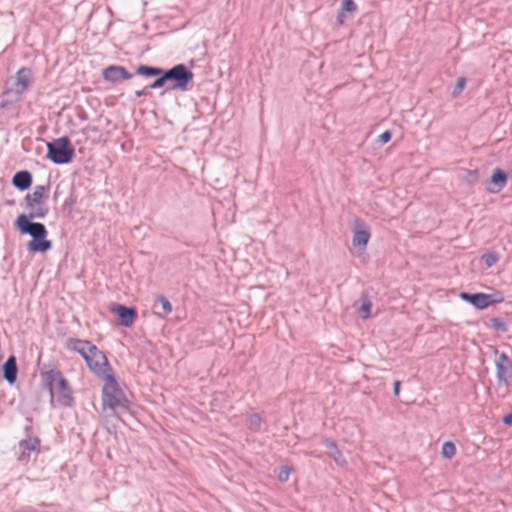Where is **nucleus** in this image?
Instances as JSON below:
<instances>
[{
	"label": "nucleus",
	"mask_w": 512,
	"mask_h": 512,
	"mask_svg": "<svg viewBox=\"0 0 512 512\" xmlns=\"http://www.w3.org/2000/svg\"><path fill=\"white\" fill-rule=\"evenodd\" d=\"M14 227L22 235L31 236L27 243V250L30 253H45L52 248V242L47 239L48 230L43 223L34 222L33 216H26L21 213L14 221Z\"/></svg>",
	"instance_id": "1"
},
{
	"label": "nucleus",
	"mask_w": 512,
	"mask_h": 512,
	"mask_svg": "<svg viewBox=\"0 0 512 512\" xmlns=\"http://www.w3.org/2000/svg\"><path fill=\"white\" fill-rule=\"evenodd\" d=\"M105 381L102 388V408L113 411L127 412L130 410L131 402L127 399L120 387L114 373L101 378Z\"/></svg>",
	"instance_id": "2"
},
{
	"label": "nucleus",
	"mask_w": 512,
	"mask_h": 512,
	"mask_svg": "<svg viewBox=\"0 0 512 512\" xmlns=\"http://www.w3.org/2000/svg\"><path fill=\"white\" fill-rule=\"evenodd\" d=\"M46 158L56 165H65L73 161L75 148L68 136H62L46 142Z\"/></svg>",
	"instance_id": "3"
},
{
	"label": "nucleus",
	"mask_w": 512,
	"mask_h": 512,
	"mask_svg": "<svg viewBox=\"0 0 512 512\" xmlns=\"http://www.w3.org/2000/svg\"><path fill=\"white\" fill-rule=\"evenodd\" d=\"M168 83L166 91H188L193 84L194 74L185 64H176L166 69Z\"/></svg>",
	"instance_id": "4"
},
{
	"label": "nucleus",
	"mask_w": 512,
	"mask_h": 512,
	"mask_svg": "<svg viewBox=\"0 0 512 512\" xmlns=\"http://www.w3.org/2000/svg\"><path fill=\"white\" fill-rule=\"evenodd\" d=\"M38 365L42 386L50 394V405L52 407H55V382L58 383L59 379H61L62 372L53 362L45 363L43 365H40V363H38Z\"/></svg>",
	"instance_id": "5"
},
{
	"label": "nucleus",
	"mask_w": 512,
	"mask_h": 512,
	"mask_svg": "<svg viewBox=\"0 0 512 512\" xmlns=\"http://www.w3.org/2000/svg\"><path fill=\"white\" fill-rule=\"evenodd\" d=\"M90 349H92V352H89L90 358L92 359V364H96L97 366H87L88 369L100 379L106 375L114 373L106 353L100 350L95 344L91 345Z\"/></svg>",
	"instance_id": "6"
},
{
	"label": "nucleus",
	"mask_w": 512,
	"mask_h": 512,
	"mask_svg": "<svg viewBox=\"0 0 512 512\" xmlns=\"http://www.w3.org/2000/svg\"><path fill=\"white\" fill-rule=\"evenodd\" d=\"M494 354L497 356L495 367L498 384L507 386L512 379V361L506 353H499L497 348H494Z\"/></svg>",
	"instance_id": "7"
},
{
	"label": "nucleus",
	"mask_w": 512,
	"mask_h": 512,
	"mask_svg": "<svg viewBox=\"0 0 512 512\" xmlns=\"http://www.w3.org/2000/svg\"><path fill=\"white\" fill-rule=\"evenodd\" d=\"M74 404L75 399L73 396V390L68 380L62 375L56 385L55 406L57 405L64 408H70L73 407Z\"/></svg>",
	"instance_id": "8"
},
{
	"label": "nucleus",
	"mask_w": 512,
	"mask_h": 512,
	"mask_svg": "<svg viewBox=\"0 0 512 512\" xmlns=\"http://www.w3.org/2000/svg\"><path fill=\"white\" fill-rule=\"evenodd\" d=\"M110 312L118 317V324L123 327H131L137 318V309L123 304L112 303Z\"/></svg>",
	"instance_id": "9"
},
{
	"label": "nucleus",
	"mask_w": 512,
	"mask_h": 512,
	"mask_svg": "<svg viewBox=\"0 0 512 512\" xmlns=\"http://www.w3.org/2000/svg\"><path fill=\"white\" fill-rule=\"evenodd\" d=\"M102 77L106 82L115 84L131 79L133 74L130 73L124 66L110 65L103 69Z\"/></svg>",
	"instance_id": "10"
},
{
	"label": "nucleus",
	"mask_w": 512,
	"mask_h": 512,
	"mask_svg": "<svg viewBox=\"0 0 512 512\" xmlns=\"http://www.w3.org/2000/svg\"><path fill=\"white\" fill-rule=\"evenodd\" d=\"M32 81V70L28 67H22L17 71L16 77L13 80L12 84H10V87L18 91L19 93L23 94L29 88Z\"/></svg>",
	"instance_id": "11"
},
{
	"label": "nucleus",
	"mask_w": 512,
	"mask_h": 512,
	"mask_svg": "<svg viewBox=\"0 0 512 512\" xmlns=\"http://www.w3.org/2000/svg\"><path fill=\"white\" fill-rule=\"evenodd\" d=\"M356 229L354 230L352 244L355 248H365L370 239V230L362 219L355 220Z\"/></svg>",
	"instance_id": "12"
},
{
	"label": "nucleus",
	"mask_w": 512,
	"mask_h": 512,
	"mask_svg": "<svg viewBox=\"0 0 512 512\" xmlns=\"http://www.w3.org/2000/svg\"><path fill=\"white\" fill-rule=\"evenodd\" d=\"M41 440L39 437L34 438H24L19 441V449L21 453L18 455V460L20 462H27L30 459L29 452L40 450Z\"/></svg>",
	"instance_id": "13"
},
{
	"label": "nucleus",
	"mask_w": 512,
	"mask_h": 512,
	"mask_svg": "<svg viewBox=\"0 0 512 512\" xmlns=\"http://www.w3.org/2000/svg\"><path fill=\"white\" fill-rule=\"evenodd\" d=\"M22 94L10 87V80L5 82L4 90L1 94L0 109L8 110L14 104L21 100Z\"/></svg>",
	"instance_id": "14"
},
{
	"label": "nucleus",
	"mask_w": 512,
	"mask_h": 512,
	"mask_svg": "<svg viewBox=\"0 0 512 512\" xmlns=\"http://www.w3.org/2000/svg\"><path fill=\"white\" fill-rule=\"evenodd\" d=\"M508 174L501 168H495L492 171V174L489 178V183L493 185V187H488L487 191L489 193H498L500 192L507 184Z\"/></svg>",
	"instance_id": "15"
},
{
	"label": "nucleus",
	"mask_w": 512,
	"mask_h": 512,
	"mask_svg": "<svg viewBox=\"0 0 512 512\" xmlns=\"http://www.w3.org/2000/svg\"><path fill=\"white\" fill-rule=\"evenodd\" d=\"M459 297L471 304L473 307H475L478 310H484L488 308V302H487V293L483 292H476V293H470V292H461L459 294Z\"/></svg>",
	"instance_id": "16"
},
{
	"label": "nucleus",
	"mask_w": 512,
	"mask_h": 512,
	"mask_svg": "<svg viewBox=\"0 0 512 512\" xmlns=\"http://www.w3.org/2000/svg\"><path fill=\"white\" fill-rule=\"evenodd\" d=\"M2 376L10 385L16 383L18 376V366L15 355H10L3 364Z\"/></svg>",
	"instance_id": "17"
},
{
	"label": "nucleus",
	"mask_w": 512,
	"mask_h": 512,
	"mask_svg": "<svg viewBox=\"0 0 512 512\" xmlns=\"http://www.w3.org/2000/svg\"><path fill=\"white\" fill-rule=\"evenodd\" d=\"M11 182L16 189L26 191L33 183V176L28 170H20L13 175Z\"/></svg>",
	"instance_id": "18"
},
{
	"label": "nucleus",
	"mask_w": 512,
	"mask_h": 512,
	"mask_svg": "<svg viewBox=\"0 0 512 512\" xmlns=\"http://www.w3.org/2000/svg\"><path fill=\"white\" fill-rule=\"evenodd\" d=\"M50 188V183L48 182L47 185H37L34 188L33 193H28L24 201L26 203V206L29 208H33L35 205H40L42 203V200L44 198V194L47 190Z\"/></svg>",
	"instance_id": "19"
},
{
	"label": "nucleus",
	"mask_w": 512,
	"mask_h": 512,
	"mask_svg": "<svg viewBox=\"0 0 512 512\" xmlns=\"http://www.w3.org/2000/svg\"><path fill=\"white\" fill-rule=\"evenodd\" d=\"M159 306L161 311H155V314L159 317H165L172 312V305L170 301L162 294H158L155 297L154 309H158Z\"/></svg>",
	"instance_id": "20"
},
{
	"label": "nucleus",
	"mask_w": 512,
	"mask_h": 512,
	"mask_svg": "<svg viewBox=\"0 0 512 512\" xmlns=\"http://www.w3.org/2000/svg\"><path fill=\"white\" fill-rule=\"evenodd\" d=\"M324 445L330 450V454L337 464L343 465L346 463L342 452L339 450L336 442L330 438L325 439Z\"/></svg>",
	"instance_id": "21"
},
{
	"label": "nucleus",
	"mask_w": 512,
	"mask_h": 512,
	"mask_svg": "<svg viewBox=\"0 0 512 512\" xmlns=\"http://www.w3.org/2000/svg\"><path fill=\"white\" fill-rule=\"evenodd\" d=\"M161 69V67L141 64L136 68L135 74L145 78H154L160 73Z\"/></svg>",
	"instance_id": "22"
},
{
	"label": "nucleus",
	"mask_w": 512,
	"mask_h": 512,
	"mask_svg": "<svg viewBox=\"0 0 512 512\" xmlns=\"http://www.w3.org/2000/svg\"><path fill=\"white\" fill-rule=\"evenodd\" d=\"M89 345L94 344L90 340H84L73 337H70L66 340V348L74 352L81 349V347H88Z\"/></svg>",
	"instance_id": "23"
},
{
	"label": "nucleus",
	"mask_w": 512,
	"mask_h": 512,
	"mask_svg": "<svg viewBox=\"0 0 512 512\" xmlns=\"http://www.w3.org/2000/svg\"><path fill=\"white\" fill-rule=\"evenodd\" d=\"M168 83V78L166 74V69L162 68L160 70V73L157 74L156 79L147 85V88L151 90H156L165 87V85Z\"/></svg>",
	"instance_id": "24"
},
{
	"label": "nucleus",
	"mask_w": 512,
	"mask_h": 512,
	"mask_svg": "<svg viewBox=\"0 0 512 512\" xmlns=\"http://www.w3.org/2000/svg\"><path fill=\"white\" fill-rule=\"evenodd\" d=\"M361 306L359 308V314L362 319H368L370 317L372 302L368 297L361 298Z\"/></svg>",
	"instance_id": "25"
},
{
	"label": "nucleus",
	"mask_w": 512,
	"mask_h": 512,
	"mask_svg": "<svg viewBox=\"0 0 512 512\" xmlns=\"http://www.w3.org/2000/svg\"><path fill=\"white\" fill-rule=\"evenodd\" d=\"M481 260L487 267H492L498 262L499 255L495 251H488L482 255Z\"/></svg>",
	"instance_id": "26"
},
{
	"label": "nucleus",
	"mask_w": 512,
	"mask_h": 512,
	"mask_svg": "<svg viewBox=\"0 0 512 512\" xmlns=\"http://www.w3.org/2000/svg\"><path fill=\"white\" fill-rule=\"evenodd\" d=\"M441 454L444 458L451 459L456 454V446L451 441H446L442 445Z\"/></svg>",
	"instance_id": "27"
},
{
	"label": "nucleus",
	"mask_w": 512,
	"mask_h": 512,
	"mask_svg": "<svg viewBox=\"0 0 512 512\" xmlns=\"http://www.w3.org/2000/svg\"><path fill=\"white\" fill-rule=\"evenodd\" d=\"M490 326L493 329H495L497 331H500L502 333L508 332V325H507V323L502 318H499V317L491 318L490 319Z\"/></svg>",
	"instance_id": "28"
},
{
	"label": "nucleus",
	"mask_w": 512,
	"mask_h": 512,
	"mask_svg": "<svg viewBox=\"0 0 512 512\" xmlns=\"http://www.w3.org/2000/svg\"><path fill=\"white\" fill-rule=\"evenodd\" d=\"M466 82L467 80L465 77H459L457 79L456 84L451 92L452 98H458L460 96L466 86Z\"/></svg>",
	"instance_id": "29"
},
{
	"label": "nucleus",
	"mask_w": 512,
	"mask_h": 512,
	"mask_svg": "<svg viewBox=\"0 0 512 512\" xmlns=\"http://www.w3.org/2000/svg\"><path fill=\"white\" fill-rule=\"evenodd\" d=\"M340 9L342 12L354 14L357 12V4L353 0H342Z\"/></svg>",
	"instance_id": "30"
},
{
	"label": "nucleus",
	"mask_w": 512,
	"mask_h": 512,
	"mask_svg": "<svg viewBox=\"0 0 512 512\" xmlns=\"http://www.w3.org/2000/svg\"><path fill=\"white\" fill-rule=\"evenodd\" d=\"M261 422H262V419L260 417V415L258 413H253L249 416V424H250V428L253 430V431H260L261 429Z\"/></svg>",
	"instance_id": "31"
},
{
	"label": "nucleus",
	"mask_w": 512,
	"mask_h": 512,
	"mask_svg": "<svg viewBox=\"0 0 512 512\" xmlns=\"http://www.w3.org/2000/svg\"><path fill=\"white\" fill-rule=\"evenodd\" d=\"M487 297H488V299H487L488 307L491 305H494V304L502 303L504 301V296H503L502 292H500V291H496L494 293L487 294Z\"/></svg>",
	"instance_id": "32"
},
{
	"label": "nucleus",
	"mask_w": 512,
	"mask_h": 512,
	"mask_svg": "<svg viewBox=\"0 0 512 512\" xmlns=\"http://www.w3.org/2000/svg\"><path fill=\"white\" fill-rule=\"evenodd\" d=\"M91 345L88 347H81V349L77 350L76 352L81 355V357L84 359L87 366L92 365V359L90 358V353L92 352L90 349ZM97 366L96 364H93V367Z\"/></svg>",
	"instance_id": "33"
},
{
	"label": "nucleus",
	"mask_w": 512,
	"mask_h": 512,
	"mask_svg": "<svg viewBox=\"0 0 512 512\" xmlns=\"http://www.w3.org/2000/svg\"><path fill=\"white\" fill-rule=\"evenodd\" d=\"M91 345L88 347H81V349L77 350L76 352L81 355V357L84 359L87 366L92 365V359L90 358V353L92 352L90 349ZM97 366L96 364H93V367Z\"/></svg>",
	"instance_id": "34"
},
{
	"label": "nucleus",
	"mask_w": 512,
	"mask_h": 512,
	"mask_svg": "<svg viewBox=\"0 0 512 512\" xmlns=\"http://www.w3.org/2000/svg\"><path fill=\"white\" fill-rule=\"evenodd\" d=\"M479 180V171L477 169L467 170L465 175V182L472 186Z\"/></svg>",
	"instance_id": "35"
},
{
	"label": "nucleus",
	"mask_w": 512,
	"mask_h": 512,
	"mask_svg": "<svg viewBox=\"0 0 512 512\" xmlns=\"http://www.w3.org/2000/svg\"><path fill=\"white\" fill-rule=\"evenodd\" d=\"M47 214H48V208L37 207L31 213L26 214V216H33V219H35V218H44V217H46Z\"/></svg>",
	"instance_id": "36"
},
{
	"label": "nucleus",
	"mask_w": 512,
	"mask_h": 512,
	"mask_svg": "<svg viewBox=\"0 0 512 512\" xmlns=\"http://www.w3.org/2000/svg\"><path fill=\"white\" fill-rule=\"evenodd\" d=\"M290 472H291V468L289 466H286V465L281 466L279 474H278V479L281 482H286L289 478Z\"/></svg>",
	"instance_id": "37"
},
{
	"label": "nucleus",
	"mask_w": 512,
	"mask_h": 512,
	"mask_svg": "<svg viewBox=\"0 0 512 512\" xmlns=\"http://www.w3.org/2000/svg\"><path fill=\"white\" fill-rule=\"evenodd\" d=\"M391 138L392 132L390 130H385L378 136L377 142L380 143L381 145H384L388 143L391 140Z\"/></svg>",
	"instance_id": "38"
},
{
	"label": "nucleus",
	"mask_w": 512,
	"mask_h": 512,
	"mask_svg": "<svg viewBox=\"0 0 512 512\" xmlns=\"http://www.w3.org/2000/svg\"><path fill=\"white\" fill-rule=\"evenodd\" d=\"M26 421L29 424L24 427V432H25V436H26L25 438H33L32 437V434H33L32 418L28 417V418H26Z\"/></svg>",
	"instance_id": "39"
},
{
	"label": "nucleus",
	"mask_w": 512,
	"mask_h": 512,
	"mask_svg": "<svg viewBox=\"0 0 512 512\" xmlns=\"http://www.w3.org/2000/svg\"><path fill=\"white\" fill-rule=\"evenodd\" d=\"M76 204V197L71 193L64 202V209H71Z\"/></svg>",
	"instance_id": "40"
},
{
	"label": "nucleus",
	"mask_w": 512,
	"mask_h": 512,
	"mask_svg": "<svg viewBox=\"0 0 512 512\" xmlns=\"http://www.w3.org/2000/svg\"><path fill=\"white\" fill-rule=\"evenodd\" d=\"M346 17H347L346 13L342 12V10L339 9L337 12V17H336L337 26H342L345 23Z\"/></svg>",
	"instance_id": "41"
},
{
	"label": "nucleus",
	"mask_w": 512,
	"mask_h": 512,
	"mask_svg": "<svg viewBox=\"0 0 512 512\" xmlns=\"http://www.w3.org/2000/svg\"><path fill=\"white\" fill-rule=\"evenodd\" d=\"M502 423L506 426H512V412L503 416Z\"/></svg>",
	"instance_id": "42"
},
{
	"label": "nucleus",
	"mask_w": 512,
	"mask_h": 512,
	"mask_svg": "<svg viewBox=\"0 0 512 512\" xmlns=\"http://www.w3.org/2000/svg\"><path fill=\"white\" fill-rule=\"evenodd\" d=\"M400 387H401V382L399 380H396L393 384V393L395 396H399Z\"/></svg>",
	"instance_id": "43"
},
{
	"label": "nucleus",
	"mask_w": 512,
	"mask_h": 512,
	"mask_svg": "<svg viewBox=\"0 0 512 512\" xmlns=\"http://www.w3.org/2000/svg\"><path fill=\"white\" fill-rule=\"evenodd\" d=\"M148 90H149V88H147V86H146V87H144V88H143V89H141V90H137V91L135 92V95H136V97H142V96H145V95H147V94H148Z\"/></svg>",
	"instance_id": "44"
},
{
	"label": "nucleus",
	"mask_w": 512,
	"mask_h": 512,
	"mask_svg": "<svg viewBox=\"0 0 512 512\" xmlns=\"http://www.w3.org/2000/svg\"><path fill=\"white\" fill-rule=\"evenodd\" d=\"M62 193L63 192L60 190V186L57 185L54 195H53V200L56 201L62 195Z\"/></svg>",
	"instance_id": "45"
}]
</instances>
